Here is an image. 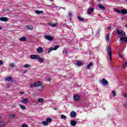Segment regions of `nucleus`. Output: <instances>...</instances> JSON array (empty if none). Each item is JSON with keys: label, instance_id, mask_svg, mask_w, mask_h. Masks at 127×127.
<instances>
[{"label": "nucleus", "instance_id": "2f4dec72", "mask_svg": "<svg viewBox=\"0 0 127 127\" xmlns=\"http://www.w3.org/2000/svg\"><path fill=\"white\" fill-rule=\"evenodd\" d=\"M20 107L22 110H25L26 109V107L24 105H22L21 104H20Z\"/></svg>", "mask_w": 127, "mask_h": 127}, {"label": "nucleus", "instance_id": "cd10ccee", "mask_svg": "<svg viewBox=\"0 0 127 127\" xmlns=\"http://www.w3.org/2000/svg\"><path fill=\"white\" fill-rule=\"evenodd\" d=\"M10 119H14L15 118V114H11L9 115Z\"/></svg>", "mask_w": 127, "mask_h": 127}, {"label": "nucleus", "instance_id": "f3484780", "mask_svg": "<svg viewBox=\"0 0 127 127\" xmlns=\"http://www.w3.org/2000/svg\"><path fill=\"white\" fill-rule=\"evenodd\" d=\"M83 64V63L82 62H81V61H77V62H76V65H77V66H82V65Z\"/></svg>", "mask_w": 127, "mask_h": 127}, {"label": "nucleus", "instance_id": "c85d7f7f", "mask_svg": "<svg viewBox=\"0 0 127 127\" xmlns=\"http://www.w3.org/2000/svg\"><path fill=\"white\" fill-rule=\"evenodd\" d=\"M42 124L43 125V126L48 125V122H47V121H43L42 122Z\"/></svg>", "mask_w": 127, "mask_h": 127}, {"label": "nucleus", "instance_id": "13d9d810", "mask_svg": "<svg viewBox=\"0 0 127 127\" xmlns=\"http://www.w3.org/2000/svg\"><path fill=\"white\" fill-rule=\"evenodd\" d=\"M63 9H66V8L65 7H63Z\"/></svg>", "mask_w": 127, "mask_h": 127}, {"label": "nucleus", "instance_id": "7c9ffc66", "mask_svg": "<svg viewBox=\"0 0 127 127\" xmlns=\"http://www.w3.org/2000/svg\"><path fill=\"white\" fill-rule=\"evenodd\" d=\"M44 99L43 98H39L38 99V101L39 103H43Z\"/></svg>", "mask_w": 127, "mask_h": 127}, {"label": "nucleus", "instance_id": "9d476101", "mask_svg": "<svg viewBox=\"0 0 127 127\" xmlns=\"http://www.w3.org/2000/svg\"><path fill=\"white\" fill-rule=\"evenodd\" d=\"M0 21L4 22L8 21V18L7 17H1L0 18Z\"/></svg>", "mask_w": 127, "mask_h": 127}, {"label": "nucleus", "instance_id": "bf43d9fd", "mask_svg": "<svg viewBox=\"0 0 127 127\" xmlns=\"http://www.w3.org/2000/svg\"><path fill=\"white\" fill-rule=\"evenodd\" d=\"M125 0V1H126L127 2V0Z\"/></svg>", "mask_w": 127, "mask_h": 127}, {"label": "nucleus", "instance_id": "a18cd8bd", "mask_svg": "<svg viewBox=\"0 0 127 127\" xmlns=\"http://www.w3.org/2000/svg\"><path fill=\"white\" fill-rule=\"evenodd\" d=\"M3 64V62L1 60H0V65H2Z\"/></svg>", "mask_w": 127, "mask_h": 127}, {"label": "nucleus", "instance_id": "9b49d317", "mask_svg": "<svg viewBox=\"0 0 127 127\" xmlns=\"http://www.w3.org/2000/svg\"><path fill=\"white\" fill-rule=\"evenodd\" d=\"M70 125L71 127H75L77 125V122L75 121L71 120L70 121Z\"/></svg>", "mask_w": 127, "mask_h": 127}, {"label": "nucleus", "instance_id": "7ed1b4c3", "mask_svg": "<svg viewBox=\"0 0 127 127\" xmlns=\"http://www.w3.org/2000/svg\"><path fill=\"white\" fill-rule=\"evenodd\" d=\"M120 41L121 42H126V43H127V35H125V36L122 37L120 38Z\"/></svg>", "mask_w": 127, "mask_h": 127}, {"label": "nucleus", "instance_id": "c9c22d12", "mask_svg": "<svg viewBox=\"0 0 127 127\" xmlns=\"http://www.w3.org/2000/svg\"><path fill=\"white\" fill-rule=\"evenodd\" d=\"M47 123H51L52 122V119L51 118H47Z\"/></svg>", "mask_w": 127, "mask_h": 127}, {"label": "nucleus", "instance_id": "a19ab883", "mask_svg": "<svg viewBox=\"0 0 127 127\" xmlns=\"http://www.w3.org/2000/svg\"><path fill=\"white\" fill-rule=\"evenodd\" d=\"M112 94L114 97H116V96H117V93L114 90L112 91Z\"/></svg>", "mask_w": 127, "mask_h": 127}, {"label": "nucleus", "instance_id": "49530a36", "mask_svg": "<svg viewBox=\"0 0 127 127\" xmlns=\"http://www.w3.org/2000/svg\"><path fill=\"white\" fill-rule=\"evenodd\" d=\"M124 97H125V98H127V93H124Z\"/></svg>", "mask_w": 127, "mask_h": 127}, {"label": "nucleus", "instance_id": "b1692460", "mask_svg": "<svg viewBox=\"0 0 127 127\" xmlns=\"http://www.w3.org/2000/svg\"><path fill=\"white\" fill-rule=\"evenodd\" d=\"M35 12L37 13V14H40V13H43V11L36 10Z\"/></svg>", "mask_w": 127, "mask_h": 127}, {"label": "nucleus", "instance_id": "5fc2aeb1", "mask_svg": "<svg viewBox=\"0 0 127 127\" xmlns=\"http://www.w3.org/2000/svg\"><path fill=\"white\" fill-rule=\"evenodd\" d=\"M50 6H51V7H55V5H54V6L50 5Z\"/></svg>", "mask_w": 127, "mask_h": 127}, {"label": "nucleus", "instance_id": "20e7f679", "mask_svg": "<svg viewBox=\"0 0 127 127\" xmlns=\"http://www.w3.org/2000/svg\"><path fill=\"white\" fill-rule=\"evenodd\" d=\"M45 39H47V40H49V41H52L53 40L54 38L53 36L50 35H45Z\"/></svg>", "mask_w": 127, "mask_h": 127}, {"label": "nucleus", "instance_id": "603ef678", "mask_svg": "<svg viewBox=\"0 0 127 127\" xmlns=\"http://www.w3.org/2000/svg\"><path fill=\"white\" fill-rule=\"evenodd\" d=\"M111 28H112V27H107V29H108V30L111 29Z\"/></svg>", "mask_w": 127, "mask_h": 127}, {"label": "nucleus", "instance_id": "473e14b6", "mask_svg": "<svg viewBox=\"0 0 127 127\" xmlns=\"http://www.w3.org/2000/svg\"><path fill=\"white\" fill-rule=\"evenodd\" d=\"M50 26H52L53 27H55V26H57V23H53L50 24Z\"/></svg>", "mask_w": 127, "mask_h": 127}, {"label": "nucleus", "instance_id": "72a5a7b5", "mask_svg": "<svg viewBox=\"0 0 127 127\" xmlns=\"http://www.w3.org/2000/svg\"><path fill=\"white\" fill-rule=\"evenodd\" d=\"M54 51V50L53 49V47H51L49 49V51H48V53H51V51Z\"/></svg>", "mask_w": 127, "mask_h": 127}, {"label": "nucleus", "instance_id": "e433bc0d", "mask_svg": "<svg viewBox=\"0 0 127 127\" xmlns=\"http://www.w3.org/2000/svg\"><path fill=\"white\" fill-rule=\"evenodd\" d=\"M58 48H59V46L57 45V46H55V47L53 48L54 51H55V50H57V49H58Z\"/></svg>", "mask_w": 127, "mask_h": 127}, {"label": "nucleus", "instance_id": "f8f14e48", "mask_svg": "<svg viewBox=\"0 0 127 127\" xmlns=\"http://www.w3.org/2000/svg\"><path fill=\"white\" fill-rule=\"evenodd\" d=\"M37 52H38V53H42L43 52V49L41 47H38L37 49Z\"/></svg>", "mask_w": 127, "mask_h": 127}, {"label": "nucleus", "instance_id": "5701e85b", "mask_svg": "<svg viewBox=\"0 0 127 127\" xmlns=\"http://www.w3.org/2000/svg\"><path fill=\"white\" fill-rule=\"evenodd\" d=\"M117 54H118L119 57L121 58V59H124V55H122L121 53H119V52H117Z\"/></svg>", "mask_w": 127, "mask_h": 127}, {"label": "nucleus", "instance_id": "f03ea898", "mask_svg": "<svg viewBox=\"0 0 127 127\" xmlns=\"http://www.w3.org/2000/svg\"><path fill=\"white\" fill-rule=\"evenodd\" d=\"M107 52L108 55H109L110 61H112V48H110V46L107 47Z\"/></svg>", "mask_w": 127, "mask_h": 127}, {"label": "nucleus", "instance_id": "79ce46f5", "mask_svg": "<svg viewBox=\"0 0 127 127\" xmlns=\"http://www.w3.org/2000/svg\"><path fill=\"white\" fill-rule=\"evenodd\" d=\"M22 127H28V126L26 124H23Z\"/></svg>", "mask_w": 127, "mask_h": 127}, {"label": "nucleus", "instance_id": "58836bf2", "mask_svg": "<svg viewBox=\"0 0 127 127\" xmlns=\"http://www.w3.org/2000/svg\"><path fill=\"white\" fill-rule=\"evenodd\" d=\"M61 119H64V120H66V119H67V117L65 115H62L61 116Z\"/></svg>", "mask_w": 127, "mask_h": 127}, {"label": "nucleus", "instance_id": "39448f33", "mask_svg": "<svg viewBox=\"0 0 127 127\" xmlns=\"http://www.w3.org/2000/svg\"><path fill=\"white\" fill-rule=\"evenodd\" d=\"M73 100L75 101V102H78V101H80V96L78 94H74L73 95Z\"/></svg>", "mask_w": 127, "mask_h": 127}, {"label": "nucleus", "instance_id": "680f3d73", "mask_svg": "<svg viewBox=\"0 0 127 127\" xmlns=\"http://www.w3.org/2000/svg\"><path fill=\"white\" fill-rule=\"evenodd\" d=\"M51 1H53V0H51Z\"/></svg>", "mask_w": 127, "mask_h": 127}, {"label": "nucleus", "instance_id": "ddd939ff", "mask_svg": "<svg viewBox=\"0 0 127 127\" xmlns=\"http://www.w3.org/2000/svg\"><path fill=\"white\" fill-rule=\"evenodd\" d=\"M38 56L39 55H31L30 56V58L33 60H35V59L37 60V58H38Z\"/></svg>", "mask_w": 127, "mask_h": 127}, {"label": "nucleus", "instance_id": "ea45409f", "mask_svg": "<svg viewBox=\"0 0 127 127\" xmlns=\"http://www.w3.org/2000/svg\"><path fill=\"white\" fill-rule=\"evenodd\" d=\"M63 53L64 55H65V54H67V50H66V49H64L63 51Z\"/></svg>", "mask_w": 127, "mask_h": 127}, {"label": "nucleus", "instance_id": "6e6552de", "mask_svg": "<svg viewBox=\"0 0 127 127\" xmlns=\"http://www.w3.org/2000/svg\"><path fill=\"white\" fill-rule=\"evenodd\" d=\"M39 86H42V82L37 81L34 83V87H39Z\"/></svg>", "mask_w": 127, "mask_h": 127}, {"label": "nucleus", "instance_id": "f704fd0d", "mask_svg": "<svg viewBox=\"0 0 127 127\" xmlns=\"http://www.w3.org/2000/svg\"><path fill=\"white\" fill-rule=\"evenodd\" d=\"M31 65L30 64H25V65H24V67L25 68H29V67H30Z\"/></svg>", "mask_w": 127, "mask_h": 127}, {"label": "nucleus", "instance_id": "0eeeda50", "mask_svg": "<svg viewBox=\"0 0 127 127\" xmlns=\"http://www.w3.org/2000/svg\"><path fill=\"white\" fill-rule=\"evenodd\" d=\"M100 82L104 85H109V82L106 80L105 78L102 79V80L100 81Z\"/></svg>", "mask_w": 127, "mask_h": 127}, {"label": "nucleus", "instance_id": "2eb2a0df", "mask_svg": "<svg viewBox=\"0 0 127 127\" xmlns=\"http://www.w3.org/2000/svg\"><path fill=\"white\" fill-rule=\"evenodd\" d=\"M98 6L100 9H106V7L104 6L103 5H102L101 3H99L98 4Z\"/></svg>", "mask_w": 127, "mask_h": 127}, {"label": "nucleus", "instance_id": "37998d69", "mask_svg": "<svg viewBox=\"0 0 127 127\" xmlns=\"http://www.w3.org/2000/svg\"><path fill=\"white\" fill-rule=\"evenodd\" d=\"M124 106H125V108H126L127 109V101L125 102V103L124 104Z\"/></svg>", "mask_w": 127, "mask_h": 127}, {"label": "nucleus", "instance_id": "6ab92c4d", "mask_svg": "<svg viewBox=\"0 0 127 127\" xmlns=\"http://www.w3.org/2000/svg\"><path fill=\"white\" fill-rule=\"evenodd\" d=\"M20 102L23 104H27V103H28V100L26 99H24L23 100H21Z\"/></svg>", "mask_w": 127, "mask_h": 127}, {"label": "nucleus", "instance_id": "052dcab7", "mask_svg": "<svg viewBox=\"0 0 127 127\" xmlns=\"http://www.w3.org/2000/svg\"><path fill=\"white\" fill-rule=\"evenodd\" d=\"M0 127H2V126H1V125H0Z\"/></svg>", "mask_w": 127, "mask_h": 127}, {"label": "nucleus", "instance_id": "f257e3e1", "mask_svg": "<svg viewBox=\"0 0 127 127\" xmlns=\"http://www.w3.org/2000/svg\"><path fill=\"white\" fill-rule=\"evenodd\" d=\"M116 30L117 31V34L119 35V37H120V38L123 36H126V32L123 31V30H120L119 28H116Z\"/></svg>", "mask_w": 127, "mask_h": 127}, {"label": "nucleus", "instance_id": "864d4df0", "mask_svg": "<svg viewBox=\"0 0 127 127\" xmlns=\"http://www.w3.org/2000/svg\"><path fill=\"white\" fill-rule=\"evenodd\" d=\"M20 94H21V95H22V94H24V92H20Z\"/></svg>", "mask_w": 127, "mask_h": 127}, {"label": "nucleus", "instance_id": "de8ad7c7", "mask_svg": "<svg viewBox=\"0 0 127 127\" xmlns=\"http://www.w3.org/2000/svg\"><path fill=\"white\" fill-rule=\"evenodd\" d=\"M44 88H45V86H44V85L42 86L41 87V89H40V90H42L43 89H44Z\"/></svg>", "mask_w": 127, "mask_h": 127}, {"label": "nucleus", "instance_id": "6e6d98bb", "mask_svg": "<svg viewBox=\"0 0 127 127\" xmlns=\"http://www.w3.org/2000/svg\"><path fill=\"white\" fill-rule=\"evenodd\" d=\"M54 110H55V111H57V108H54Z\"/></svg>", "mask_w": 127, "mask_h": 127}, {"label": "nucleus", "instance_id": "393cba45", "mask_svg": "<svg viewBox=\"0 0 127 127\" xmlns=\"http://www.w3.org/2000/svg\"><path fill=\"white\" fill-rule=\"evenodd\" d=\"M5 80H6V81H12V78L10 77H6L5 78Z\"/></svg>", "mask_w": 127, "mask_h": 127}, {"label": "nucleus", "instance_id": "8fccbe9b", "mask_svg": "<svg viewBox=\"0 0 127 127\" xmlns=\"http://www.w3.org/2000/svg\"><path fill=\"white\" fill-rule=\"evenodd\" d=\"M124 66H125V67L127 66V62H125V63L124 64Z\"/></svg>", "mask_w": 127, "mask_h": 127}, {"label": "nucleus", "instance_id": "3c124183", "mask_svg": "<svg viewBox=\"0 0 127 127\" xmlns=\"http://www.w3.org/2000/svg\"><path fill=\"white\" fill-rule=\"evenodd\" d=\"M47 81H49V82H50V81H51V78H48Z\"/></svg>", "mask_w": 127, "mask_h": 127}, {"label": "nucleus", "instance_id": "1a4fd4ad", "mask_svg": "<svg viewBox=\"0 0 127 127\" xmlns=\"http://www.w3.org/2000/svg\"><path fill=\"white\" fill-rule=\"evenodd\" d=\"M77 115V113L75 111H72L70 112V116L71 118H75Z\"/></svg>", "mask_w": 127, "mask_h": 127}, {"label": "nucleus", "instance_id": "4d7b16f0", "mask_svg": "<svg viewBox=\"0 0 127 127\" xmlns=\"http://www.w3.org/2000/svg\"><path fill=\"white\" fill-rule=\"evenodd\" d=\"M1 29H2V28H1V27L0 26V30H1Z\"/></svg>", "mask_w": 127, "mask_h": 127}, {"label": "nucleus", "instance_id": "a211bd4d", "mask_svg": "<svg viewBox=\"0 0 127 127\" xmlns=\"http://www.w3.org/2000/svg\"><path fill=\"white\" fill-rule=\"evenodd\" d=\"M92 66H93V63H90L87 66V69L90 70Z\"/></svg>", "mask_w": 127, "mask_h": 127}, {"label": "nucleus", "instance_id": "4468645a", "mask_svg": "<svg viewBox=\"0 0 127 127\" xmlns=\"http://www.w3.org/2000/svg\"><path fill=\"white\" fill-rule=\"evenodd\" d=\"M37 60L40 63H43V61L44 60L43 58H40V56H39V55L38 56V58H37Z\"/></svg>", "mask_w": 127, "mask_h": 127}, {"label": "nucleus", "instance_id": "423d86ee", "mask_svg": "<svg viewBox=\"0 0 127 127\" xmlns=\"http://www.w3.org/2000/svg\"><path fill=\"white\" fill-rule=\"evenodd\" d=\"M95 10L94 7H91L88 9V10L87 11V14L89 15H91L92 14V12H93Z\"/></svg>", "mask_w": 127, "mask_h": 127}, {"label": "nucleus", "instance_id": "c03bdc74", "mask_svg": "<svg viewBox=\"0 0 127 127\" xmlns=\"http://www.w3.org/2000/svg\"><path fill=\"white\" fill-rule=\"evenodd\" d=\"M30 87H31V88H33V87H34V84H31L30 85Z\"/></svg>", "mask_w": 127, "mask_h": 127}, {"label": "nucleus", "instance_id": "412c9836", "mask_svg": "<svg viewBox=\"0 0 127 127\" xmlns=\"http://www.w3.org/2000/svg\"><path fill=\"white\" fill-rule=\"evenodd\" d=\"M26 28L29 30H32V29H33V27L32 26L27 25Z\"/></svg>", "mask_w": 127, "mask_h": 127}, {"label": "nucleus", "instance_id": "4be33fe9", "mask_svg": "<svg viewBox=\"0 0 127 127\" xmlns=\"http://www.w3.org/2000/svg\"><path fill=\"white\" fill-rule=\"evenodd\" d=\"M106 40H108V41H110V34L107 33L106 34Z\"/></svg>", "mask_w": 127, "mask_h": 127}, {"label": "nucleus", "instance_id": "09e8293b", "mask_svg": "<svg viewBox=\"0 0 127 127\" xmlns=\"http://www.w3.org/2000/svg\"><path fill=\"white\" fill-rule=\"evenodd\" d=\"M127 66H125V64H124L123 65H122V68H123V69H126V67Z\"/></svg>", "mask_w": 127, "mask_h": 127}, {"label": "nucleus", "instance_id": "c756f323", "mask_svg": "<svg viewBox=\"0 0 127 127\" xmlns=\"http://www.w3.org/2000/svg\"><path fill=\"white\" fill-rule=\"evenodd\" d=\"M114 11L115 12H118V13H121V10H120L119 9H117V8H114Z\"/></svg>", "mask_w": 127, "mask_h": 127}, {"label": "nucleus", "instance_id": "bb28decb", "mask_svg": "<svg viewBox=\"0 0 127 127\" xmlns=\"http://www.w3.org/2000/svg\"><path fill=\"white\" fill-rule=\"evenodd\" d=\"M77 19H78L79 21H84V18L81 17L80 16H78Z\"/></svg>", "mask_w": 127, "mask_h": 127}, {"label": "nucleus", "instance_id": "aec40b11", "mask_svg": "<svg viewBox=\"0 0 127 127\" xmlns=\"http://www.w3.org/2000/svg\"><path fill=\"white\" fill-rule=\"evenodd\" d=\"M19 41H26V37H22L19 39Z\"/></svg>", "mask_w": 127, "mask_h": 127}, {"label": "nucleus", "instance_id": "dca6fc26", "mask_svg": "<svg viewBox=\"0 0 127 127\" xmlns=\"http://www.w3.org/2000/svg\"><path fill=\"white\" fill-rule=\"evenodd\" d=\"M121 14H124V15L127 14V9H124L121 10Z\"/></svg>", "mask_w": 127, "mask_h": 127}, {"label": "nucleus", "instance_id": "a878e982", "mask_svg": "<svg viewBox=\"0 0 127 127\" xmlns=\"http://www.w3.org/2000/svg\"><path fill=\"white\" fill-rule=\"evenodd\" d=\"M68 16H69V19H71V18H72V17L73 16V14H72V12H69V13H68Z\"/></svg>", "mask_w": 127, "mask_h": 127}, {"label": "nucleus", "instance_id": "4c0bfd02", "mask_svg": "<svg viewBox=\"0 0 127 127\" xmlns=\"http://www.w3.org/2000/svg\"><path fill=\"white\" fill-rule=\"evenodd\" d=\"M9 67H11L12 68L14 67V64L13 63H11L9 64Z\"/></svg>", "mask_w": 127, "mask_h": 127}]
</instances>
